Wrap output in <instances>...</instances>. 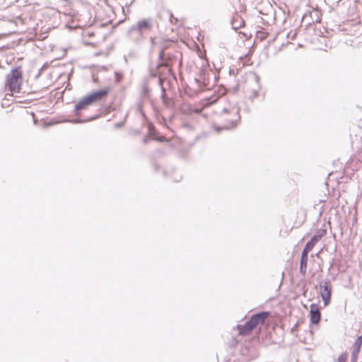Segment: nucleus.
Here are the masks:
<instances>
[{"mask_svg": "<svg viewBox=\"0 0 362 362\" xmlns=\"http://www.w3.org/2000/svg\"><path fill=\"white\" fill-rule=\"evenodd\" d=\"M358 355V354H355L352 353V354H351L352 362H357Z\"/></svg>", "mask_w": 362, "mask_h": 362, "instance_id": "obj_15", "label": "nucleus"}, {"mask_svg": "<svg viewBox=\"0 0 362 362\" xmlns=\"http://www.w3.org/2000/svg\"><path fill=\"white\" fill-rule=\"evenodd\" d=\"M136 28L140 32L149 30L151 28V21L146 19L141 20L137 23Z\"/></svg>", "mask_w": 362, "mask_h": 362, "instance_id": "obj_10", "label": "nucleus"}, {"mask_svg": "<svg viewBox=\"0 0 362 362\" xmlns=\"http://www.w3.org/2000/svg\"><path fill=\"white\" fill-rule=\"evenodd\" d=\"M257 37H259L261 40H263L266 38L267 35L264 31H259L257 32Z\"/></svg>", "mask_w": 362, "mask_h": 362, "instance_id": "obj_14", "label": "nucleus"}, {"mask_svg": "<svg viewBox=\"0 0 362 362\" xmlns=\"http://www.w3.org/2000/svg\"><path fill=\"white\" fill-rule=\"evenodd\" d=\"M348 358V354L346 353L341 354L338 358L337 362H346Z\"/></svg>", "mask_w": 362, "mask_h": 362, "instance_id": "obj_13", "label": "nucleus"}, {"mask_svg": "<svg viewBox=\"0 0 362 362\" xmlns=\"http://www.w3.org/2000/svg\"><path fill=\"white\" fill-rule=\"evenodd\" d=\"M362 345V339L359 337L357 338L354 344V351L352 353L355 354H358L361 350V347Z\"/></svg>", "mask_w": 362, "mask_h": 362, "instance_id": "obj_12", "label": "nucleus"}, {"mask_svg": "<svg viewBox=\"0 0 362 362\" xmlns=\"http://www.w3.org/2000/svg\"><path fill=\"white\" fill-rule=\"evenodd\" d=\"M322 235H314L312 239L308 241L303 249V250H305L307 252H310L313 250L315 244L319 241V240L322 238Z\"/></svg>", "mask_w": 362, "mask_h": 362, "instance_id": "obj_11", "label": "nucleus"}, {"mask_svg": "<svg viewBox=\"0 0 362 362\" xmlns=\"http://www.w3.org/2000/svg\"><path fill=\"white\" fill-rule=\"evenodd\" d=\"M239 119L240 116L238 110L235 108H232L230 110L223 111L219 115V120L223 129H230L234 127Z\"/></svg>", "mask_w": 362, "mask_h": 362, "instance_id": "obj_2", "label": "nucleus"}, {"mask_svg": "<svg viewBox=\"0 0 362 362\" xmlns=\"http://www.w3.org/2000/svg\"><path fill=\"white\" fill-rule=\"evenodd\" d=\"M23 83V69L21 66L11 70L6 75L4 88L9 95H14L21 92Z\"/></svg>", "mask_w": 362, "mask_h": 362, "instance_id": "obj_1", "label": "nucleus"}, {"mask_svg": "<svg viewBox=\"0 0 362 362\" xmlns=\"http://www.w3.org/2000/svg\"><path fill=\"white\" fill-rule=\"evenodd\" d=\"M110 90H111V88L110 87H106L101 90L94 91V92L87 95V96L89 98L92 104H93L94 103L104 100L107 97V95L109 94Z\"/></svg>", "mask_w": 362, "mask_h": 362, "instance_id": "obj_5", "label": "nucleus"}, {"mask_svg": "<svg viewBox=\"0 0 362 362\" xmlns=\"http://www.w3.org/2000/svg\"><path fill=\"white\" fill-rule=\"evenodd\" d=\"M180 52L174 50L172 53L165 52V50H161L160 52V58L163 60V63L158 66V68L162 66L168 67V71L172 72V66L176 62H180Z\"/></svg>", "mask_w": 362, "mask_h": 362, "instance_id": "obj_3", "label": "nucleus"}, {"mask_svg": "<svg viewBox=\"0 0 362 362\" xmlns=\"http://www.w3.org/2000/svg\"><path fill=\"white\" fill-rule=\"evenodd\" d=\"M308 252L305 250H303L300 259V272L305 275L306 274L307 270V263H308Z\"/></svg>", "mask_w": 362, "mask_h": 362, "instance_id": "obj_9", "label": "nucleus"}, {"mask_svg": "<svg viewBox=\"0 0 362 362\" xmlns=\"http://www.w3.org/2000/svg\"><path fill=\"white\" fill-rule=\"evenodd\" d=\"M269 316V312H262L253 315L251 319L245 324V328L250 332L259 325H262L266 319Z\"/></svg>", "mask_w": 362, "mask_h": 362, "instance_id": "obj_4", "label": "nucleus"}, {"mask_svg": "<svg viewBox=\"0 0 362 362\" xmlns=\"http://www.w3.org/2000/svg\"><path fill=\"white\" fill-rule=\"evenodd\" d=\"M358 337L362 339V334L360 337Z\"/></svg>", "mask_w": 362, "mask_h": 362, "instance_id": "obj_16", "label": "nucleus"}, {"mask_svg": "<svg viewBox=\"0 0 362 362\" xmlns=\"http://www.w3.org/2000/svg\"><path fill=\"white\" fill-rule=\"evenodd\" d=\"M321 319V313L317 305L312 304L310 310V320L312 324H318Z\"/></svg>", "mask_w": 362, "mask_h": 362, "instance_id": "obj_6", "label": "nucleus"}, {"mask_svg": "<svg viewBox=\"0 0 362 362\" xmlns=\"http://www.w3.org/2000/svg\"><path fill=\"white\" fill-rule=\"evenodd\" d=\"M331 291L332 288L329 284L328 282H325L321 290V296L324 301L325 306H327L329 303L331 299Z\"/></svg>", "mask_w": 362, "mask_h": 362, "instance_id": "obj_7", "label": "nucleus"}, {"mask_svg": "<svg viewBox=\"0 0 362 362\" xmlns=\"http://www.w3.org/2000/svg\"><path fill=\"white\" fill-rule=\"evenodd\" d=\"M93 105L89 98L86 95L82 98L75 105V109L76 111H80L82 110L87 109L90 105Z\"/></svg>", "mask_w": 362, "mask_h": 362, "instance_id": "obj_8", "label": "nucleus"}]
</instances>
